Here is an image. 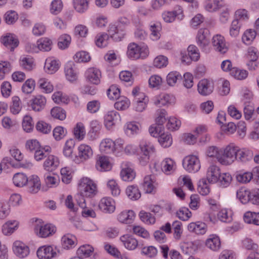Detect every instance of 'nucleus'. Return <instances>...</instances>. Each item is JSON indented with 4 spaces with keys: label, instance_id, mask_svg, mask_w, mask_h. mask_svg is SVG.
Masks as SVG:
<instances>
[{
    "label": "nucleus",
    "instance_id": "e2e57ef3",
    "mask_svg": "<svg viewBox=\"0 0 259 259\" xmlns=\"http://www.w3.org/2000/svg\"><path fill=\"white\" fill-rule=\"evenodd\" d=\"M157 249L153 246L144 247L141 253L149 258H154L157 254Z\"/></svg>",
    "mask_w": 259,
    "mask_h": 259
},
{
    "label": "nucleus",
    "instance_id": "a878e982",
    "mask_svg": "<svg viewBox=\"0 0 259 259\" xmlns=\"http://www.w3.org/2000/svg\"><path fill=\"white\" fill-rule=\"evenodd\" d=\"M96 168L101 171L110 170L112 168V165L108 157L105 156H99L96 161Z\"/></svg>",
    "mask_w": 259,
    "mask_h": 259
},
{
    "label": "nucleus",
    "instance_id": "0e129e2a",
    "mask_svg": "<svg viewBox=\"0 0 259 259\" xmlns=\"http://www.w3.org/2000/svg\"><path fill=\"white\" fill-rule=\"evenodd\" d=\"M181 79V75L177 71H172L169 72L166 77L167 84L170 86L174 85L178 80Z\"/></svg>",
    "mask_w": 259,
    "mask_h": 259
},
{
    "label": "nucleus",
    "instance_id": "4d7b16f0",
    "mask_svg": "<svg viewBox=\"0 0 259 259\" xmlns=\"http://www.w3.org/2000/svg\"><path fill=\"white\" fill-rule=\"evenodd\" d=\"M71 40V37L68 34H64L61 35L58 39V47L62 50L65 49L68 47Z\"/></svg>",
    "mask_w": 259,
    "mask_h": 259
},
{
    "label": "nucleus",
    "instance_id": "393cba45",
    "mask_svg": "<svg viewBox=\"0 0 259 259\" xmlns=\"http://www.w3.org/2000/svg\"><path fill=\"white\" fill-rule=\"evenodd\" d=\"M60 161L59 158L53 155H50L47 156V159L44 162V168L49 171L54 170L59 166Z\"/></svg>",
    "mask_w": 259,
    "mask_h": 259
},
{
    "label": "nucleus",
    "instance_id": "69168bd1",
    "mask_svg": "<svg viewBox=\"0 0 259 259\" xmlns=\"http://www.w3.org/2000/svg\"><path fill=\"white\" fill-rule=\"evenodd\" d=\"M141 220L146 224H153L155 222V219L152 215L144 211H141L139 213Z\"/></svg>",
    "mask_w": 259,
    "mask_h": 259
},
{
    "label": "nucleus",
    "instance_id": "bb28decb",
    "mask_svg": "<svg viewBox=\"0 0 259 259\" xmlns=\"http://www.w3.org/2000/svg\"><path fill=\"white\" fill-rule=\"evenodd\" d=\"M205 245L213 251H218L220 249L221 246L220 239L216 235H210L206 240Z\"/></svg>",
    "mask_w": 259,
    "mask_h": 259
},
{
    "label": "nucleus",
    "instance_id": "09e8293b",
    "mask_svg": "<svg viewBox=\"0 0 259 259\" xmlns=\"http://www.w3.org/2000/svg\"><path fill=\"white\" fill-rule=\"evenodd\" d=\"M140 127V125L138 123L129 122L126 125L125 132L128 136H132L138 133Z\"/></svg>",
    "mask_w": 259,
    "mask_h": 259
},
{
    "label": "nucleus",
    "instance_id": "603ef678",
    "mask_svg": "<svg viewBox=\"0 0 259 259\" xmlns=\"http://www.w3.org/2000/svg\"><path fill=\"white\" fill-rule=\"evenodd\" d=\"M109 36L106 33L98 34L96 37V44L98 47H105L108 44Z\"/></svg>",
    "mask_w": 259,
    "mask_h": 259
},
{
    "label": "nucleus",
    "instance_id": "c03bdc74",
    "mask_svg": "<svg viewBox=\"0 0 259 259\" xmlns=\"http://www.w3.org/2000/svg\"><path fill=\"white\" fill-rule=\"evenodd\" d=\"M140 147L141 153L148 155L149 156L154 152V145L149 142L143 141L140 144Z\"/></svg>",
    "mask_w": 259,
    "mask_h": 259
},
{
    "label": "nucleus",
    "instance_id": "6e6552de",
    "mask_svg": "<svg viewBox=\"0 0 259 259\" xmlns=\"http://www.w3.org/2000/svg\"><path fill=\"white\" fill-rule=\"evenodd\" d=\"M212 45L214 50L221 54H225L228 50L224 37L220 34H216L213 36Z\"/></svg>",
    "mask_w": 259,
    "mask_h": 259
},
{
    "label": "nucleus",
    "instance_id": "cd10ccee",
    "mask_svg": "<svg viewBox=\"0 0 259 259\" xmlns=\"http://www.w3.org/2000/svg\"><path fill=\"white\" fill-rule=\"evenodd\" d=\"M108 31L111 37L116 41H120L124 36L125 33L120 31L117 23L110 24Z\"/></svg>",
    "mask_w": 259,
    "mask_h": 259
},
{
    "label": "nucleus",
    "instance_id": "423d86ee",
    "mask_svg": "<svg viewBox=\"0 0 259 259\" xmlns=\"http://www.w3.org/2000/svg\"><path fill=\"white\" fill-rule=\"evenodd\" d=\"M78 154L73 158L76 163H80L89 159L93 155V150L87 145L81 144L78 147Z\"/></svg>",
    "mask_w": 259,
    "mask_h": 259
},
{
    "label": "nucleus",
    "instance_id": "dca6fc26",
    "mask_svg": "<svg viewBox=\"0 0 259 259\" xmlns=\"http://www.w3.org/2000/svg\"><path fill=\"white\" fill-rule=\"evenodd\" d=\"M220 168L214 164L210 165L206 171V179L210 183H215L218 182L220 177Z\"/></svg>",
    "mask_w": 259,
    "mask_h": 259
},
{
    "label": "nucleus",
    "instance_id": "37998d69",
    "mask_svg": "<svg viewBox=\"0 0 259 259\" xmlns=\"http://www.w3.org/2000/svg\"><path fill=\"white\" fill-rule=\"evenodd\" d=\"M222 148L219 149L215 146L209 147L207 150V156L210 157L215 158L221 164V160L220 158H222Z\"/></svg>",
    "mask_w": 259,
    "mask_h": 259
},
{
    "label": "nucleus",
    "instance_id": "2eb2a0df",
    "mask_svg": "<svg viewBox=\"0 0 259 259\" xmlns=\"http://www.w3.org/2000/svg\"><path fill=\"white\" fill-rule=\"evenodd\" d=\"M157 186V183L154 175H148L144 178L142 186L146 193H151L153 192Z\"/></svg>",
    "mask_w": 259,
    "mask_h": 259
},
{
    "label": "nucleus",
    "instance_id": "c9c22d12",
    "mask_svg": "<svg viewBox=\"0 0 259 259\" xmlns=\"http://www.w3.org/2000/svg\"><path fill=\"white\" fill-rule=\"evenodd\" d=\"M73 5L77 13L82 14L88 9L89 2L88 0H73Z\"/></svg>",
    "mask_w": 259,
    "mask_h": 259
},
{
    "label": "nucleus",
    "instance_id": "aec40b11",
    "mask_svg": "<svg viewBox=\"0 0 259 259\" xmlns=\"http://www.w3.org/2000/svg\"><path fill=\"white\" fill-rule=\"evenodd\" d=\"M30 102L32 110L39 112L45 107L46 99L44 96L38 95L33 97Z\"/></svg>",
    "mask_w": 259,
    "mask_h": 259
},
{
    "label": "nucleus",
    "instance_id": "2f4dec72",
    "mask_svg": "<svg viewBox=\"0 0 259 259\" xmlns=\"http://www.w3.org/2000/svg\"><path fill=\"white\" fill-rule=\"evenodd\" d=\"M37 85L42 92L46 93H50L54 89L53 84L46 78H39L37 81Z\"/></svg>",
    "mask_w": 259,
    "mask_h": 259
},
{
    "label": "nucleus",
    "instance_id": "6e6d98bb",
    "mask_svg": "<svg viewBox=\"0 0 259 259\" xmlns=\"http://www.w3.org/2000/svg\"><path fill=\"white\" fill-rule=\"evenodd\" d=\"M51 148L47 146L45 147H40L34 153V158L36 161H40L44 157H47V153L50 152Z\"/></svg>",
    "mask_w": 259,
    "mask_h": 259
},
{
    "label": "nucleus",
    "instance_id": "4468645a",
    "mask_svg": "<svg viewBox=\"0 0 259 259\" xmlns=\"http://www.w3.org/2000/svg\"><path fill=\"white\" fill-rule=\"evenodd\" d=\"M56 255V252L51 246H42L37 250V256L39 259H51Z\"/></svg>",
    "mask_w": 259,
    "mask_h": 259
},
{
    "label": "nucleus",
    "instance_id": "bf43d9fd",
    "mask_svg": "<svg viewBox=\"0 0 259 259\" xmlns=\"http://www.w3.org/2000/svg\"><path fill=\"white\" fill-rule=\"evenodd\" d=\"M12 103L10 108L11 112L14 114H18L22 109V104L20 98L18 96L13 97Z\"/></svg>",
    "mask_w": 259,
    "mask_h": 259
},
{
    "label": "nucleus",
    "instance_id": "338daca9",
    "mask_svg": "<svg viewBox=\"0 0 259 259\" xmlns=\"http://www.w3.org/2000/svg\"><path fill=\"white\" fill-rule=\"evenodd\" d=\"M20 64L23 69L27 71L32 70L34 67L32 59L25 57L20 59Z\"/></svg>",
    "mask_w": 259,
    "mask_h": 259
},
{
    "label": "nucleus",
    "instance_id": "f704fd0d",
    "mask_svg": "<svg viewBox=\"0 0 259 259\" xmlns=\"http://www.w3.org/2000/svg\"><path fill=\"white\" fill-rule=\"evenodd\" d=\"M139 97L135 99L136 104L135 109L137 111L142 112L146 108L148 99L144 94H139Z\"/></svg>",
    "mask_w": 259,
    "mask_h": 259
},
{
    "label": "nucleus",
    "instance_id": "4c0bfd02",
    "mask_svg": "<svg viewBox=\"0 0 259 259\" xmlns=\"http://www.w3.org/2000/svg\"><path fill=\"white\" fill-rule=\"evenodd\" d=\"M37 45L40 51L47 52L52 49L53 42L49 38L43 37L37 40Z\"/></svg>",
    "mask_w": 259,
    "mask_h": 259
},
{
    "label": "nucleus",
    "instance_id": "9d476101",
    "mask_svg": "<svg viewBox=\"0 0 259 259\" xmlns=\"http://www.w3.org/2000/svg\"><path fill=\"white\" fill-rule=\"evenodd\" d=\"M99 208L104 213H111L115 209L114 201L110 197H104L101 199L99 203Z\"/></svg>",
    "mask_w": 259,
    "mask_h": 259
},
{
    "label": "nucleus",
    "instance_id": "72a5a7b5",
    "mask_svg": "<svg viewBox=\"0 0 259 259\" xmlns=\"http://www.w3.org/2000/svg\"><path fill=\"white\" fill-rule=\"evenodd\" d=\"M18 223L16 221H9L2 227V232L5 235L12 234L18 228Z\"/></svg>",
    "mask_w": 259,
    "mask_h": 259
},
{
    "label": "nucleus",
    "instance_id": "7c9ffc66",
    "mask_svg": "<svg viewBox=\"0 0 259 259\" xmlns=\"http://www.w3.org/2000/svg\"><path fill=\"white\" fill-rule=\"evenodd\" d=\"M182 14V10L180 7L178 10L172 11L164 12L162 14V18L163 20L167 23H171L175 20L176 17L179 16Z\"/></svg>",
    "mask_w": 259,
    "mask_h": 259
},
{
    "label": "nucleus",
    "instance_id": "b1692460",
    "mask_svg": "<svg viewBox=\"0 0 259 259\" xmlns=\"http://www.w3.org/2000/svg\"><path fill=\"white\" fill-rule=\"evenodd\" d=\"M253 157L252 151L246 148H240L238 147L237 154L236 160L243 163H246L250 161Z\"/></svg>",
    "mask_w": 259,
    "mask_h": 259
},
{
    "label": "nucleus",
    "instance_id": "f8f14e48",
    "mask_svg": "<svg viewBox=\"0 0 259 259\" xmlns=\"http://www.w3.org/2000/svg\"><path fill=\"white\" fill-rule=\"evenodd\" d=\"M197 90L199 93L201 95H208L213 90V83L207 79H202L199 81L197 84Z\"/></svg>",
    "mask_w": 259,
    "mask_h": 259
},
{
    "label": "nucleus",
    "instance_id": "473e14b6",
    "mask_svg": "<svg viewBox=\"0 0 259 259\" xmlns=\"http://www.w3.org/2000/svg\"><path fill=\"white\" fill-rule=\"evenodd\" d=\"M114 143L110 139H104L100 143V149L101 151L106 153L114 154Z\"/></svg>",
    "mask_w": 259,
    "mask_h": 259
},
{
    "label": "nucleus",
    "instance_id": "49530a36",
    "mask_svg": "<svg viewBox=\"0 0 259 259\" xmlns=\"http://www.w3.org/2000/svg\"><path fill=\"white\" fill-rule=\"evenodd\" d=\"M173 100L172 96L168 94H163L160 95L155 100L154 103L159 107L165 106L170 104Z\"/></svg>",
    "mask_w": 259,
    "mask_h": 259
},
{
    "label": "nucleus",
    "instance_id": "052dcab7",
    "mask_svg": "<svg viewBox=\"0 0 259 259\" xmlns=\"http://www.w3.org/2000/svg\"><path fill=\"white\" fill-rule=\"evenodd\" d=\"M52 116L60 120H63L66 117L65 111L61 107H54L51 111Z\"/></svg>",
    "mask_w": 259,
    "mask_h": 259
},
{
    "label": "nucleus",
    "instance_id": "c756f323",
    "mask_svg": "<svg viewBox=\"0 0 259 259\" xmlns=\"http://www.w3.org/2000/svg\"><path fill=\"white\" fill-rule=\"evenodd\" d=\"M243 220L247 224L259 226V212L248 211L244 214Z\"/></svg>",
    "mask_w": 259,
    "mask_h": 259
},
{
    "label": "nucleus",
    "instance_id": "e433bc0d",
    "mask_svg": "<svg viewBox=\"0 0 259 259\" xmlns=\"http://www.w3.org/2000/svg\"><path fill=\"white\" fill-rule=\"evenodd\" d=\"M135 217V213L133 210L123 211L120 212L117 217L118 220L124 224H130Z\"/></svg>",
    "mask_w": 259,
    "mask_h": 259
},
{
    "label": "nucleus",
    "instance_id": "c85d7f7f",
    "mask_svg": "<svg viewBox=\"0 0 259 259\" xmlns=\"http://www.w3.org/2000/svg\"><path fill=\"white\" fill-rule=\"evenodd\" d=\"M59 62L52 58H48L46 59L44 69L48 74H53L59 68Z\"/></svg>",
    "mask_w": 259,
    "mask_h": 259
},
{
    "label": "nucleus",
    "instance_id": "58836bf2",
    "mask_svg": "<svg viewBox=\"0 0 259 259\" xmlns=\"http://www.w3.org/2000/svg\"><path fill=\"white\" fill-rule=\"evenodd\" d=\"M126 194L131 200H136L141 197V193L137 186L131 185L126 189Z\"/></svg>",
    "mask_w": 259,
    "mask_h": 259
},
{
    "label": "nucleus",
    "instance_id": "7ed1b4c3",
    "mask_svg": "<svg viewBox=\"0 0 259 259\" xmlns=\"http://www.w3.org/2000/svg\"><path fill=\"white\" fill-rule=\"evenodd\" d=\"M79 189L80 193L86 197H92L95 194L97 187L94 182L89 178H83L81 179Z\"/></svg>",
    "mask_w": 259,
    "mask_h": 259
},
{
    "label": "nucleus",
    "instance_id": "f3484780",
    "mask_svg": "<svg viewBox=\"0 0 259 259\" xmlns=\"http://www.w3.org/2000/svg\"><path fill=\"white\" fill-rule=\"evenodd\" d=\"M119 113L115 111H110L107 113L104 116V124L106 128L110 130L118 120H120Z\"/></svg>",
    "mask_w": 259,
    "mask_h": 259
},
{
    "label": "nucleus",
    "instance_id": "9b49d317",
    "mask_svg": "<svg viewBox=\"0 0 259 259\" xmlns=\"http://www.w3.org/2000/svg\"><path fill=\"white\" fill-rule=\"evenodd\" d=\"M13 249L15 254L20 258H24L29 254V248L23 242L17 240L13 245Z\"/></svg>",
    "mask_w": 259,
    "mask_h": 259
},
{
    "label": "nucleus",
    "instance_id": "1a4fd4ad",
    "mask_svg": "<svg viewBox=\"0 0 259 259\" xmlns=\"http://www.w3.org/2000/svg\"><path fill=\"white\" fill-rule=\"evenodd\" d=\"M121 168L120 176L123 181H131L135 178L136 174L130 162H123L121 163Z\"/></svg>",
    "mask_w": 259,
    "mask_h": 259
},
{
    "label": "nucleus",
    "instance_id": "79ce46f5",
    "mask_svg": "<svg viewBox=\"0 0 259 259\" xmlns=\"http://www.w3.org/2000/svg\"><path fill=\"white\" fill-rule=\"evenodd\" d=\"M237 197L243 204L247 203L250 199V191L244 188H241L237 191Z\"/></svg>",
    "mask_w": 259,
    "mask_h": 259
},
{
    "label": "nucleus",
    "instance_id": "6ab92c4d",
    "mask_svg": "<svg viewBox=\"0 0 259 259\" xmlns=\"http://www.w3.org/2000/svg\"><path fill=\"white\" fill-rule=\"evenodd\" d=\"M28 191L33 194L37 193L40 189L41 183L38 177L32 175L28 179L27 182Z\"/></svg>",
    "mask_w": 259,
    "mask_h": 259
},
{
    "label": "nucleus",
    "instance_id": "5fc2aeb1",
    "mask_svg": "<svg viewBox=\"0 0 259 259\" xmlns=\"http://www.w3.org/2000/svg\"><path fill=\"white\" fill-rule=\"evenodd\" d=\"M158 141L160 144L163 147H169L172 142L171 135L168 134H161L158 137Z\"/></svg>",
    "mask_w": 259,
    "mask_h": 259
},
{
    "label": "nucleus",
    "instance_id": "a18cd8bd",
    "mask_svg": "<svg viewBox=\"0 0 259 259\" xmlns=\"http://www.w3.org/2000/svg\"><path fill=\"white\" fill-rule=\"evenodd\" d=\"M94 251V248L90 245H83L81 246L77 250V255L82 258L89 257Z\"/></svg>",
    "mask_w": 259,
    "mask_h": 259
},
{
    "label": "nucleus",
    "instance_id": "20e7f679",
    "mask_svg": "<svg viewBox=\"0 0 259 259\" xmlns=\"http://www.w3.org/2000/svg\"><path fill=\"white\" fill-rule=\"evenodd\" d=\"M209 31L206 28L200 29L196 36V42L202 51L209 52Z\"/></svg>",
    "mask_w": 259,
    "mask_h": 259
},
{
    "label": "nucleus",
    "instance_id": "3c124183",
    "mask_svg": "<svg viewBox=\"0 0 259 259\" xmlns=\"http://www.w3.org/2000/svg\"><path fill=\"white\" fill-rule=\"evenodd\" d=\"M117 100V101L114 104L115 108L116 109L119 110H124L129 107L130 102L127 98L123 96L120 97Z\"/></svg>",
    "mask_w": 259,
    "mask_h": 259
},
{
    "label": "nucleus",
    "instance_id": "f257e3e1",
    "mask_svg": "<svg viewBox=\"0 0 259 259\" xmlns=\"http://www.w3.org/2000/svg\"><path fill=\"white\" fill-rule=\"evenodd\" d=\"M126 55L132 60L143 59L148 56L149 50L146 46L141 47L135 42H132L128 45Z\"/></svg>",
    "mask_w": 259,
    "mask_h": 259
},
{
    "label": "nucleus",
    "instance_id": "13d9d810",
    "mask_svg": "<svg viewBox=\"0 0 259 259\" xmlns=\"http://www.w3.org/2000/svg\"><path fill=\"white\" fill-rule=\"evenodd\" d=\"M52 99L55 103L58 104H68L69 102V99L68 96L64 95L61 92H57L54 93L52 95Z\"/></svg>",
    "mask_w": 259,
    "mask_h": 259
},
{
    "label": "nucleus",
    "instance_id": "8fccbe9b",
    "mask_svg": "<svg viewBox=\"0 0 259 259\" xmlns=\"http://www.w3.org/2000/svg\"><path fill=\"white\" fill-rule=\"evenodd\" d=\"M75 240L73 236L69 234L63 236L61 239L63 247L65 249L72 247L75 245Z\"/></svg>",
    "mask_w": 259,
    "mask_h": 259
},
{
    "label": "nucleus",
    "instance_id": "ddd939ff",
    "mask_svg": "<svg viewBox=\"0 0 259 259\" xmlns=\"http://www.w3.org/2000/svg\"><path fill=\"white\" fill-rule=\"evenodd\" d=\"M2 42L11 51H13L19 45V40L15 35L12 33H7L1 38Z\"/></svg>",
    "mask_w": 259,
    "mask_h": 259
},
{
    "label": "nucleus",
    "instance_id": "680f3d73",
    "mask_svg": "<svg viewBox=\"0 0 259 259\" xmlns=\"http://www.w3.org/2000/svg\"><path fill=\"white\" fill-rule=\"evenodd\" d=\"M35 82L32 79H28L22 87V92L26 94L31 93L35 89Z\"/></svg>",
    "mask_w": 259,
    "mask_h": 259
},
{
    "label": "nucleus",
    "instance_id": "5701e85b",
    "mask_svg": "<svg viewBox=\"0 0 259 259\" xmlns=\"http://www.w3.org/2000/svg\"><path fill=\"white\" fill-rule=\"evenodd\" d=\"M67 79L71 82H74L77 79V73L75 65L72 62H68L64 69Z\"/></svg>",
    "mask_w": 259,
    "mask_h": 259
},
{
    "label": "nucleus",
    "instance_id": "f03ea898",
    "mask_svg": "<svg viewBox=\"0 0 259 259\" xmlns=\"http://www.w3.org/2000/svg\"><path fill=\"white\" fill-rule=\"evenodd\" d=\"M238 146L234 144H230L222 148L221 164L225 165L231 164L236 160Z\"/></svg>",
    "mask_w": 259,
    "mask_h": 259
},
{
    "label": "nucleus",
    "instance_id": "ea45409f",
    "mask_svg": "<svg viewBox=\"0 0 259 259\" xmlns=\"http://www.w3.org/2000/svg\"><path fill=\"white\" fill-rule=\"evenodd\" d=\"M75 145V141L73 139H69L66 142L63 151L65 156L71 157L72 159L74 158L72 156V153Z\"/></svg>",
    "mask_w": 259,
    "mask_h": 259
},
{
    "label": "nucleus",
    "instance_id": "a211bd4d",
    "mask_svg": "<svg viewBox=\"0 0 259 259\" xmlns=\"http://www.w3.org/2000/svg\"><path fill=\"white\" fill-rule=\"evenodd\" d=\"M85 76L87 79L95 84H98L100 82L101 73L99 69L92 67L89 68L86 72Z\"/></svg>",
    "mask_w": 259,
    "mask_h": 259
},
{
    "label": "nucleus",
    "instance_id": "de8ad7c7",
    "mask_svg": "<svg viewBox=\"0 0 259 259\" xmlns=\"http://www.w3.org/2000/svg\"><path fill=\"white\" fill-rule=\"evenodd\" d=\"M256 35L255 30L251 29H247L244 32L242 37V41L246 45H250L254 39Z\"/></svg>",
    "mask_w": 259,
    "mask_h": 259
},
{
    "label": "nucleus",
    "instance_id": "a19ab883",
    "mask_svg": "<svg viewBox=\"0 0 259 259\" xmlns=\"http://www.w3.org/2000/svg\"><path fill=\"white\" fill-rule=\"evenodd\" d=\"M14 185L17 187H23L25 186L28 182V178L23 173L16 174L13 178Z\"/></svg>",
    "mask_w": 259,
    "mask_h": 259
},
{
    "label": "nucleus",
    "instance_id": "774afa93",
    "mask_svg": "<svg viewBox=\"0 0 259 259\" xmlns=\"http://www.w3.org/2000/svg\"><path fill=\"white\" fill-rule=\"evenodd\" d=\"M188 52L190 60L197 61L200 58L199 50L196 46L191 45L188 47Z\"/></svg>",
    "mask_w": 259,
    "mask_h": 259
},
{
    "label": "nucleus",
    "instance_id": "39448f33",
    "mask_svg": "<svg viewBox=\"0 0 259 259\" xmlns=\"http://www.w3.org/2000/svg\"><path fill=\"white\" fill-rule=\"evenodd\" d=\"M183 166L185 170L192 173L197 172L201 167L198 157L194 155L186 156L183 160Z\"/></svg>",
    "mask_w": 259,
    "mask_h": 259
},
{
    "label": "nucleus",
    "instance_id": "0eeeda50",
    "mask_svg": "<svg viewBox=\"0 0 259 259\" xmlns=\"http://www.w3.org/2000/svg\"><path fill=\"white\" fill-rule=\"evenodd\" d=\"M34 231L40 237H48L54 232L55 228L51 225H43L41 220H37L34 225Z\"/></svg>",
    "mask_w": 259,
    "mask_h": 259
},
{
    "label": "nucleus",
    "instance_id": "4be33fe9",
    "mask_svg": "<svg viewBox=\"0 0 259 259\" xmlns=\"http://www.w3.org/2000/svg\"><path fill=\"white\" fill-rule=\"evenodd\" d=\"M120 240L122 242L123 245L128 250H134L137 247L138 245L137 240L133 236L128 234L121 236Z\"/></svg>",
    "mask_w": 259,
    "mask_h": 259
},
{
    "label": "nucleus",
    "instance_id": "864d4df0",
    "mask_svg": "<svg viewBox=\"0 0 259 259\" xmlns=\"http://www.w3.org/2000/svg\"><path fill=\"white\" fill-rule=\"evenodd\" d=\"M230 74L237 79L242 80L247 77L248 72L246 70H240L234 67L230 70Z\"/></svg>",
    "mask_w": 259,
    "mask_h": 259
},
{
    "label": "nucleus",
    "instance_id": "412c9836",
    "mask_svg": "<svg viewBox=\"0 0 259 259\" xmlns=\"http://www.w3.org/2000/svg\"><path fill=\"white\" fill-rule=\"evenodd\" d=\"M224 6L223 0H205L204 8L209 12H215Z\"/></svg>",
    "mask_w": 259,
    "mask_h": 259
}]
</instances>
